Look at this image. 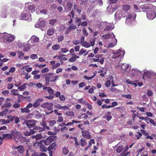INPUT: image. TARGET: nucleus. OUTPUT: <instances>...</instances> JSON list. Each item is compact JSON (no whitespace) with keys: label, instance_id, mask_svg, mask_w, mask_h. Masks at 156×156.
Segmentation results:
<instances>
[{"label":"nucleus","instance_id":"1","mask_svg":"<svg viewBox=\"0 0 156 156\" xmlns=\"http://www.w3.org/2000/svg\"><path fill=\"white\" fill-rule=\"evenodd\" d=\"M112 54L113 55L112 56V61L115 62L116 64L119 63L124 56L125 51L119 49L117 51H113Z\"/></svg>","mask_w":156,"mask_h":156},{"label":"nucleus","instance_id":"2","mask_svg":"<svg viewBox=\"0 0 156 156\" xmlns=\"http://www.w3.org/2000/svg\"><path fill=\"white\" fill-rule=\"evenodd\" d=\"M11 133L13 135L14 140L15 141L16 143L18 142V141H20L21 142H24L26 140L25 137L22 136V134L19 132L17 131L16 129L11 131Z\"/></svg>","mask_w":156,"mask_h":156},{"label":"nucleus","instance_id":"3","mask_svg":"<svg viewBox=\"0 0 156 156\" xmlns=\"http://www.w3.org/2000/svg\"><path fill=\"white\" fill-rule=\"evenodd\" d=\"M53 74L51 73H46L45 75V78L46 82L45 84L46 85H48L50 82H54L59 77L58 76H53Z\"/></svg>","mask_w":156,"mask_h":156},{"label":"nucleus","instance_id":"4","mask_svg":"<svg viewBox=\"0 0 156 156\" xmlns=\"http://www.w3.org/2000/svg\"><path fill=\"white\" fill-rule=\"evenodd\" d=\"M129 65L128 64H125L124 63H121L119 65H115V67L116 69H120V68L121 69V72L123 73L127 74L128 72V68L129 67Z\"/></svg>","mask_w":156,"mask_h":156},{"label":"nucleus","instance_id":"5","mask_svg":"<svg viewBox=\"0 0 156 156\" xmlns=\"http://www.w3.org/2000/svg\"><path fill=\"white\" fill-rule=\"evenodd\" d=\"M101 25L102 27V28H104V30L105 31L111 30L114 27V25L113 24L106 22L101 23Z\"/></svg>","mask_w":156,"mask_h":156},{"label":"nucleus","instance_id":"6","mask_svg":"<svg viewBox=\"0 0 156 156\" xmlns=\"http://www.w3.org/2000/svg\"><path fill=\"white\" fill-rule=\"evenodd\" d=\"M2 35V38L4 41H6L11 42H12L15 38V36L10 34L6 33H4Z\"/></svg>","mask_w":156,"mask_h":156},{"label":"nucleus","instance_id":"7","mask_svg":"<svg viewBox=\"0 0 156 156\" xmlns=\"http://www.w3.org/2000/svg\"><path fill=\"white\" fill-rule=\"evenodd\" d=\"M126 12H124L121 10H118L116 11L115 15V18L116 21L120 20L122 17H125L126 15Z\"/></svg>","mask_w":156,"mask_h":156},{"label":"nucleus","instance_id":"8","mask_svg":"<svg viewBox=\"0 0 156 156\" xmlns=\"http://www.w3.org/2000/svg\"><path fill=\"white\" fill-rule=\"evenodd\" d=\"M136 15L134 14H129L126 18V23L128 25H130L131 23L135 19Z\"/></svg>","mask_w":156,"mask_h":156},{"label":"nucleus","instance_id":"9","mask_svg":"<svg viewBox=\"0 0 156 156\" xmlns=\"http://www.w3.org/2000/svg\"><path fill=\"white\" fill-rule=\"evenodd\" d=\"M31 15L30 13L26 14L25 13H22L19 18L21 20H25L30 21L31 20Z\"/></svg>","mask_w":156,"mask_h":156},{"label":"nucleus","instance_id":"10","mask_svg":"<svg viewBox=\"0 0 156 156\" xmlns=\"http://www.w3.org/2000/svg\"><path fill=\"white\" fill-rule=\"evenodd\" d=\"M37 122V121L33 120H28L24 121V123L29 128H31L35 126V123Z\"/></svg>","mask_w":156,"mask_h":156},{"label":"nucleus","instance_id":"11","mask_svg":"<svg viewBox=\"0 0 156 156\" xmlns=\"http://www.w3.org/2000/svg\"><path fill=\"white\" fill-rule=\"evenodd\" d=\"M141 73L137 69H132L130 72V76L131 77H136L137 75H140Z\"/></svg>","mask_w":156,"mask_h":156},{"label":"nucleus","instance_id":"12","mask_svg":"<svg viewBox=\"0 0 156 156\" xmlns=\"http://www.w3.org/2000/svg\"><path fill=\"white\" fill-rule=\"evenodd\" d=\"M153 72L152 71H147L144 73L143 79L144 80H147L150 79L152 76L154 75Z\"/></svg>","mask_w":156,"mask_h":156},{"label":"nucleus","instance_id":"13","mask_svg":"<svg viewBox=\"0 0 156 156\" xmlns=\"http://www.w3.org/2000/svg\"><path fill=\"white\" fill-rule=\"evenodd\" d=\"M46 24V21L44 20H43L42 18H40L37 24L35 25V27L36 28L40 27H43L45 26Z\"/></svg>","mask_w":156,"mask_h":156},{"label":"nucleus","instance_id":"14","mask_svg":"<svg viewBox=\"0 0 156 156\" xmlns=\"http://www.w3.org/2000/svg\"><path fill=\"white\" fill-rule=\"evenodd\" d=\"M29 41L31 42L32 43V45H34V46L38 44L39 41V38L35 35H33Z\"/></svg>","mask_w":156,"mask_h":156},{"label":"nucleus","instance_id":"15","mask_svg":"<svg viewBox=\"0 0 156 156\" xmlns=\"http://www.w3.org/2000/svg\"><path fill=\"white\" fill-rule=\"evenodd\" d=\"M55 139V136H50L44 140V144L46 145H48L51 144L53 141V140Z\"/></svg>","mask_w":156,"mask_h":156},{"label":"nucleus","instance_id":"16","mask_svg":"<svg viewBox=\"0 0 156 156\" xmlns=\"http://www.w3.org/2000/svg\"><path fill=\"white\" fill-rule=\"evenodd\" d=\"M53 106V104L52 103L46 102L42 104L41 107L43 108H46L48 110H50Z\"/></svg>","mask_w":156,"mask_h":156},{"label":"nucleus","instance_id":"17","mask_svg":"<svg viewBox=\"0 0 156 156\" xmlns=\"http://www.w3.org/2000/svg\"><path fill=\"white\" fill-rule=\"evenodd\" d=\"M147 16L149 20H153L156 17V13L154 11H149L147 12Z\"/></svg>","mask_w":156,"mask_h":156},{"label":"nucleus","instance_id":"18","mask_svg":"<svg viewBox=\"0 0 156 156\" xmlns=\"http://www.w3.org/2000/svg\"><path fill=\"white\" fill-rule=\"evenodd\" d=\"M16 52L18 56V58L21 60L27 59L29 58L28 56H24V54L21 51H18Z\"/></svg>","mask_w":156,"mask_h":156},{"label":"nucleus","instance_id":"19","mask_svg":"<svg viewBox=\"0 0 156 156\" xmlns=\"http://www.w3.org/2000/svg\"><path fill=\"white\" fill-rule=\"evenodd\" d=\"M82 135L85 138L89 139L91 138L90 135L87 130L83 131L82 132Z\"/></svg>","mask_w":156,"mask_h":156},{"label":"nucleus","instance_id":"20","mask_svg":"<svg viewBox=\"0 0 156 156\" xmlns=\"http://www.w3.org/2000/svg\"><path fill=\"white\" fill-rule=\"evenodd\" d=\"M115 37V35L113 34V33H111L110 34H108L102 36V37L103 39H112Z\"/></svg>","mask_w":156,"mask_h":156},{"label":"nucleus","instance_id":"21","mask_svg":"<svg viewBox=\"0 0 156 156\" xmlns=\"http://www.w3.org/2000/svg\"><path fill=\"white\" fill-rule=\"evenodd\" d=\"M43 99L39 98L37 99L35 101V102L33 104V106L35 108H36L40 105V103L42 102Z\"/></svg>","mask_w":156,"mask_h":156},{"label":"nucleus","instance_id":"22","mask_svg":"<svg viewBox=\"0 0 156 156\" xmlns=\"http://www.w3.org/2000/svg\"><path fill=\"white\" fill-rule=\"evenodd\" d=\"M115 8L111 5H109L106 9L107 12L109 14H112L115 10Z\"/></svg>","mask_w":156,"mask_h":156},{"label":"nucleus","instance_id":"23","mask_svg":"<svg viewBox=\"0 0 156 156\" xmlns=\"http://www.w3.org/2000/svg\"><path fill=\"white\" fill-rule=\"evenodd\" d=\"M30 41H29V43L28 44L25 45L24 47V51L26 52L29 50L30 48L34 46V45H32L30 43Z\"/></svg>","mask_w":156,"mask_h":156},{"label":"nucleus","instance_id":"24","mask_svg":"<svg viewBox=\"0 0 156 156\" xmlns=\"http://www.w3.org/2000/svg\"><path fill=\"white\" fill-rule=\"evenodd\" d=\"M150 4H145L144 5L140 7L141 11L140 12H145L146 10L150 8Z\"/></svg>","mask_w":156,"mask_h":156},{"label":"nucleus","instance_id":"25","mask_svg":"<svg viewBox=\"0 0 156 156\" xmlns=\"http://www.w3.org/2000/svg\"><path fill=\"white\" fill-rule=\"evenodd\" d=\"M26 5H28V9L30 11H34V10L35 7L32 4V3L31 2H28L26 3Z\"/></svg>","mask_w":156,"mask_h":156},{"label":"nucleus","instance_id":"26","mask_svg":"<svg viewBox=\"0 0 156 156\" xmlns=\"http://www.w3.org/2000/svg\"><path fill=\"white\" fill-rule=\"evenodd\" d=\"M112 41H113V42H112V41L111 43H110L108 45V47L109 48H111L113 47L116 45L117 43V40L115 38H114Z\"/></svg>","mask_w":156,"mask_h":156},{"label":"nucleus","instance_id":"27","mask_svg":"<svg viewBox=\"0 0 156 156\" xmlns=\"http://www.w3.org/2000/svg\"><path fill=\"white\" fill-rule=\"evenodd\" d=\"M15 149H17L18 151L20 154L23 153L24 152V149L22 145H19L17 147L15 148Z\"/></svg>","mask_w":156,"mask_h":156},{"label":"nucleus","instance_id":"28","mask_svg":"<svg viewBox=\"0 0 156 156\" xmlns=\"http://www.w3.org/2000/svg\"><path fill=\"white\" fill-rule=\"evenodd\" d=\"M55 32V30L53 28L48 29L47 31V34L48 35L51 36Z\"/></svg>","mask_w":156,"mask_h":156},{"label":"nucleus","instance_id":"29","mask_svg":"<svg viewBox=\"0 0 156 156\" xmlns=\"http://www.w3.org/2000/svg\"><path fill=\"white\" fill-rule=\"evenodd\" d=\"M130 9V6L129 5H125L122 6V9L123 10L124 12H127Z\"/></svg>","mask_w":156,"mask_h":156},{"label":"nucleus","instance_id":"30","mask_svg":"<svg viewBox=\"0 0 156 156\" xmlns=\"http://www.w3.org/2000/svg\"><path fill=\"white\" fill-rule=\"evenodd\" d=\"M11 94L14 96H17L19 95V91L18 90L13 89L11 91Z\"/></svg>","mask_w":156,"mask_h":156},{"label":"nucleus","instance_id":"31","mask_svg":"<svg viewBox=\"0 0 156 156\" xmlns=\"http://www.w3.org/2000/svg\"><path fill=\"white\" fill-rule=\"evenodd\" d=\"M82 46L83 47H84L85 48H87L89 47H90L91 46L90 44V43L87 42L86 41H85L83 43H82L81 44Z\"/></svg>","mask_w":156,"mask_h":156},{"label":"nucleus","instance_id":"32","mask_svg":"<svg viewBox=\"0 0 156 156\" xmlns=\"http://www.w3.org/2000/svg\"><path fill=\"white\" fill-rule=\"evenodd\" d=\"M34 130H37L38 132H40L45 130V128L36 126L34 128Z\"/></svg>","mask_w":156,"mask_h":156},{"label":"nucleus","instance_id":"33","mask_svg":"<svg viewBox=\"0 0 156 156\" xmlns=\"http://www.w3.org/2000/svg\"><path fill=\"white\" fill-rule=\"evenodd\" d=\"M95 37L92 38L90 39L89 43L91 46H93L95 45Z\"/></svg>","mask_w":156,"mask_h":156},{"label":"nucleus","instance_id":"34","mask_svg":"<svg viewBox=\"0 0 156 156\" xmlns=\"http://www.w3.org/2000/svg\"><path fill=\"white\" fill-rule=\"evenodd\" d=\"M27 84L25 83H23L21 86L19 87L18 89L20 91H23L24 90L26 89V86Z\"/></svg>","mask_w":156,"mask_h":156},{"label":"nucleus","instance_id":"35","mask_svg":"<svg viewBox=\"0 0 156 156\" xmlns=\"http://www.w3.org/2000/svg\"><path fill=\"white\" fill-rule=\"evenodd\" d=\"M69 150L66 147H63L62 149V152L65 155H67L69 152Z\"/></svg>","mask_w":156,"mask_h":156},{"label":"nucleus","instance_id":"36","mask_svg":"<svg viewBox=\"0 0 156 156\" xmlns=\"http://www.w3.org/2000/svg\"><path fill=\"white\" fill-rule=\"evenodd\" d=\"M57 21L56 20L52 19L50 20L49 21V24L51 25H54L57 23Z\"/></svg>","mask_w":156,"mask_h":156},{"label":"nucleus","instance_id":"37","mask_svg":"<svg viewBox=\"0 0 156 156\" xmlns=\"http://www.w3.org/2000/svg\"><path fill=\"white\" fill-rule=\"evenodd\" d=\"M56 144L55 143H53L49 146L48 148V149L49 150H53L54 149H55L56 146Z\"/></svg>","mask_w":156,"mask_h":156},{"label":"nucleus","instance_id":"38","mask_svg":"<svg viewBox=\"0 0 156 156\" xmlns=\"http://www.w3.org/2000/svg\"><path fill=\"white\" fill-rule=\"evenodd\" d=\"M93 2L96 3L97 5L100 6L103 5L102 0H95L93 1Z\"/></svg>","mask_w":156,"mask_h":156},{"label":"nucleus","instance_id":"39","mask_svg":"<svg viewBox=\"0 0 156 156\" xmlns=\"http://www.w3.org/2000/svg\"><path fill=\"white\" fill-rule=\"evenodd\" d=\"M21 111L22 113L25 112L26 113H28L30 112V110L27 108V107L24 108H22L21 109Z\"/></svg>","mask_w":156,"mask_h":156},{"label":"nucleus","instance_id":"40","mask_svg":"<svg viewBox=\"0 0 156 156\" xmlns=\"http://www.w3.org/2000/svg\"><path fill=\"white\" fill-rule=\"evenodd\" d=\"M122 96L128 99H131L132 98V95L130 94H122Z\"/></svg>","mask_w":156,"mask_h":156},{"label":"nucleus","instance_id":"41","mask_svg":"<svg viewBox=\"0 0 156 156\" xmlns=\"http://www.w3.org/2000/svg\"><path fill=\"white\" fill-rule=\"evenodd\" d=\"M80 141L81 145L82 147L83 146L87 144L86 142V140L84 138H81L80 140Z\"/></svg>","mask_w":156,"mask_h":156},{"label":"nucleus","instance_id":"42","mask_svg":"<svg viewBox=\"0 0 156 156\" xmlns=\"http://www.w3.org/2000/svg\"><path fill=\"white\" fill-rule=\"evenodd\" d=\"M123 147L122 146L118 147L116 149V151L118 153H119L123 150Z\"/></svg>","mask_w":156,"mask_h":156},{"label":"nucleus","instance_id":"43","mask_svg":"<svg viewBox=\"0 0 156 156\" xmlns=\"http://www.w3.org/2000/svg\"><path fill=\"white\" fill-rule=\"evenodd\" d=\"M60 48L59 45L56 44L53 45L52 47V48L54 50H57L59 49Z\"/></svg>","mask_w":156,"mask_h":156},{"label":"nucleus","instance_id":"44","mask_svg":"<svg viewBox=\"0 0 156 156\" xmlns=\"http://www.w3.org/2000/svg\"><path fill=\"white\" fill-rule=\"evenodd\" d=\"M86 50H85L84 48H81L79 52L78 55H82L85 52Z\"/></svg>","mask_w":156,"mask_h":156},{"label":"nucleus","instance_id":"45","mask_svg":"<svg viewBox=\"0 0 156 156\" xmlns=\"http://www.w3.org/2000/svg\"><path fill=\"white\" fill-rule=\"evenodd\" d=\"M54 112L55 114L57 115H62V113H59L58 112V110L56 109H55L54 110V111H51L49 113H47V114H48L49 113H51L52 112Z\"/></svg>","mask_w":156,"mask_h":156},{"label":"nucleus","instance_id":"46","mask_svg":"<svg viewBox=\"0 0 156 156\" xmlns=\"http://www.w3.org/2000/svg\"><path fill=\"white\" fill-rule=\"evenodd\" d=\"M65 114L67 116H72L74 115V114L73 112L71 111L66 112Z\"/></svg>","mask_w":156,"mask_h":156},{"label":"nucleus","instance_id":"47","mask_svg":"<svg viewBox=\"0 0 156 156\" xmlns=\"http://www.w3.org/2000/svg\"><path fill=\"white\" fill-rule=\"evenodd\" d=\"M60 66V64L59 63H57L54 64L52 67V68L53 69H55L56 68L59 67Z\"/></svg>","mask_w":156,"mask_h":156},{"label":"nucleus","instance_id":"48","mask_svg":"<svg viewBox=\"0 0 156 156\" xmlns=\"http://www.w3.org/2000/svg\"><path fill=\"white\" fill-rule=\"evenodd\" d=\"M110 90L112 92H119V90H118V89H117L116 88H114L112 87H110Z\"/></svg>","mask_w":156,"mask_h":156},{"label":"nucleus","instance_id":"49","mask_svg":"<svg viewBox=\"0 0 156 156\" xmlns=\"http://www.w3.org/2000/svg\"><path fill=\"white\" fill-rule=\"evenodd\" d=\"M153 93L151 90H148L147 92V95L148 97L151 96L153 95Z\"/></svg>","mask_w":156,"mask_h":156},{"label":"nucleus","instance_id":"50","mask_svg":"<svg viewBox=\"0 0 156 156\" xmlns=\"http://www.w3.org/2000/svg\"><path fill=\"white\" fill-rule=\"evenodd\" d=\"M96 74L95 73L94 74V75L91 77H88L87 76H84V78L85 79L87 80H90L92 79L95 76Z\"/></svg>","mask_w":156,"mask_h":156},{"label":"nucleus","instance_id":"51","mask_svg":"<svg viewBox=\"0 0 156 156\" xmlns=\"http://www.w3.org/2000/svg\"><path fill=\"white\" fill-rule=\"evenodd\" d=\"M13 136V135H12V134L11 133V134H6L4 135V137H7L8 138H12Z\"/></svg>","mask_w":156,"mask_h":156},{"label":"nucleus","instance_id":"52","mask_svg":"<svg viewBox=\"0 0 156 156\" xmlns=\"http://www.w3.org/2000/svg\"><path fill=\"white\" fill-rule=\"evenodd\" d=\"M68 51V49L66 48H62L61 52L62 53H66Z\"/></svg>","mask_w":156,"mask_h":156},{"label":"nucleus","instance_id":"53","mask_svg":"<svg viewBox=\"0 0 156 156\" xmlns=\"http://www.w3.org/2000/svg\"><path fill=\"white\" fill-rule=\"evenodd\" d=\"M49 71V69L48 68L46 67L43 69L41 71V72L42 73H47Z\"/></svg>","mask_w":156,"mask_h":156},{"label":"nucleus","instance_id":"54","mask_svg":"<svg viewBox=\"0 0 156 156\" xmlns=\"http://www.w3.org/2000/svg\"><path fill=\"white\" fill-rule=\"evenodd\" d=\"M41 138H42L41 133H40V134H37V135H36V140L40 139Z\"/></svg>","mask_w":156,"mask_h":156},{"label":"nucleus","instance_id":"55","mask_svg":"<svg viewBox=\"0 0 156 156\" xmlns=\"http://www.w3.org/2000/svg\"><path fill=\"white\" fill-rule=\"evenodd\" d=\"M76 58L75 57V56H73L71 57L69 59V61L70 62H74L76 60Z\"/></svg>","mask_w":156,"mask_h":156},{"label":"nucleus","instance_id":"56","mask_svg":"<svg viewBox=\"0 0 156 156\" xmlns=\"http://www.w3.org/2000/svg\"><path fill=\"white\" fill-rule=\"evenodd\" d=\"M64 39V37L63 36H60L58 37V42H61Z\"/></svg>","mask_w":156,"mask_h":156},{"label":"nucleus","instance_id":"57","mask_svg":"<svg viewBox=\"0 0 156 156\" xmlns=\"http://www.w3.org/2000/svg\"><path fill=\"white\" fill-rule=\"evenodd\" d=\"M83 34L85 35L86 36H87L88 35V34L87 32V30L85 28H83Z\"/></svg>","mask_w":156,"mask_h":156},{"label":"nucleus","instance_id":"58","mask_svg":"<svg viewBox=\"0 0 156 156\" xmlns=\"http://www.w3.org/2000/svg\"><path fill=\"white\" fill-rule=\"evenodd\" d=\"M48 92L49 94H52L54 92V90L50 87H49V89Z\"/></svg>","mask_w":156,"mask_h":156},{"label":"nucleus","instance_id":"59","mask_svg":"<svg viewBox=\"0 0 156 156\" xmlns=\"http://www.w3.org/2000/svg\"><path fill=\"white\" fill-rule=\"evenodd\" d=\"M129 152H122V153L120 155V156H127L128 154L129 153Z\"/></svg>","mask_w":156,"mask_h":156},{"label":"nucleus","instance_id":"60","mask_svg":"<svg viewBox=\"0 0 156 156\" xmlns=\"http://www.w3.org/2000/svg\"><path fill=\"white\" fill-rule=\"evenodd\" d=\"M30 58L32 59H35L38 58L37 55L35 54H33L30 56Z\"/></svg>","mask_w":156,"mask_h":156},{"label":"nucleus","instance_id":"61","mask_svg":"<svg viewBox=\"0 0 156 156\" xmlns=\"http://www.w3.org/2000/svg\"><path fill=\"white\" fill-rule=\"evenodd\" d=\"M13 87V85L12 83H9L8 84L7 86V88L8 89H12Z\"/></svg>","mask_w":156,"mask_h":156},{"label":"nucleus","instance_id":"62","mask_svg":"<svg viewBox=\"0 0 156 156\" xmlns=\"http://www.w3.org/2000/svg\"><path fill=\"white\" fill-rule=\"evenodd\" d=\"M72 31V30L69 27H67L65 32V34H68L69 33Z\"/></svg>","mask_w":156,"mask_h":156},{"label":"nucleus","instance_id":"63","mask_svg":"<svg viewBox=\"0 0 156 156\" xmlns=\"http://www.w3.org/2000/svg\"><path fill=\"white\" fill-rule=\"evenodd\" d=\"M40 125L43 127H45L47 125L46 122L44 121H42L40 123Z\"/></svg>","mask_w":156,"mask_h":156},{"label":"nucleus","instance_id":"64","mask_svg":"<svg viewBox=\"0 0 156 156\" xmlns=\"http://www.w3.org/2000/svg\"><path fill=\"white\" fill-rule=\"evenodd\" d=\"M36 87L39 88H41L42 87H43L42 84L40 83H38L36 84Z\"/></svg>","mask_w":156,"mask_h":156}]
</instances>
